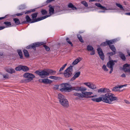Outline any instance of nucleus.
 <instances>
[{
	"label": "nucleus",
	"instance_id": "nucleus-47",
	"mask_svg": "<svg viewBox=\"0 0 130 130\" xmlns=\"http://www.w3.org/2000/svg\"><path fill=\"white\" fill-rule=\"evenodd\" d=\"M104 88H101V89H99L98 90V92L99 93H100V92L104 93Z\"/></svg>",
	"mask_w": 130,
	"mask_h": 130
},
{
	"label": "nucleus",
	"instance_id": "nucleus-48",
	"mask_svg": "<svg viewBox=\"0 0 130 130\" xmlns=\"http://www.w3.org/2000/svg\"><path fill=\"white\" fill-rule=\"evenodd\" d=\"M101 46H105L106 45H108L107 44V41H106V42H105L102 43L101 44Z\"/></svg>",
	"mask_w": 130,
	"mask_h": 130
},
{
	"label": "nucleus",
	"instance_id": "nucleus-26",
	"mask_svg": "<svg viewBox=\"0 0 130 130\" xmlns=\"http://www.w3.org/2000/svg\"><path fill=\"white\" fill-rule=\"evenodd\" d=\"M115 41L114 40H112L107 41V44L109 46L111 45V44L114 43Z\"/></svg>",
	"mask_w": 130,
	"mask_h": 130
},
{
	"label": "nucleus",
	"instance_id": "nucleus-44",
	"mask_svg": "<svg viewBox=\"0 0 130 130\" xmlns=\"http://www.w3.org/2000/svg\"><path fill=\"white\" fill-rule=\"evenodd\" d=\"M67 65V64H64L62 67H61L60 68V69L59 71L60 72L61 71H62L65 68V67Z\"/></svg>",
	"mask_w": 130,
	"mask_h": 130
},
{
	"label": "nucleus",
	"instance_id": "nucleus-4",
	"mask_svg": "<svg viewBox=\"0 0 130 130\" xmlns=\"http://www.w3.org/2000/svg\"><path fill=\"white\" fill-rule=\"evenodd\" d=\"M23 76L24 77L28 78L25 80L26 82H28L30 81L33 79V78L35 77V76L34 74L28 73H24Z\"/></svg>",
	"mask_w": 130,
	"mask_h": 130
},
{
	"label": "nucleus",
	"instance_id": "nucleus-22",
	"mask_svg": "<svg viewBox=\"0 0 130 130\" xmlns=\"http://www.w3.org/2000/svg\"><path fill=\"white\" fill-rule=\"evenodd\" d=\"M119 56L120 58L123 61H125L126 58L125 55L122 53L119 52Z\"/></svg>",
	"mask_w": 130,
	"mask_h": 130
},
{
	"label": "nucleus",
	"instance_id": "nucleus-43",
	"mask_svg": "<svg viewBox=\"0 0 130 130\" xmlns=\"http://www.w3.org/2000/svg\"><path fill=\"white\" fill-rule=\"evenodd\" d=\"M66 40L67 42L69 44H70L72 46H73V44L70 41L69 39L67 37L66 38Z\"/></svg>",
	"mask_w": 130,
	"mask_h": 130
},
{
	"label": "nucleus",
	"instance_id": "nucleus-59",
	"mask_svg": "<svg viewBox=\"0 0 130 130\" xmlns=\"http://www.w3.org/2000/svg\"><path fill=\"white\" fill-rule=\"evenodd\" d=\"M121 76L123 77H125L126 76L125 74L123 73L121 75Z\"/></svg>",
	"mask_w": 130,
	"mask_h": 130
},
{
	"label": "nucleus",
	"instance_id": "nucleus-33",
	"mask_svg": "<svg viewBox=\"0 0 130 130\" xmlns=\"http://www.w3.org/2000/svg\"><path fill=\"white\" fill-rule=\"evenodd\" d=\"M22 70L24 71H27L29 70V69L26 66H22Z\"/></svg>",
	"mask_w": 130,
	"mask_h": 130
},
{
	"label": "nucleus",
	"instance_id": "nucleus-31",
	"mask_svg": "<svg viewBox=\"0 0 130 130\" xmlns=\"http://www.w3.org/2000/svg\"><path fill=\"white\" fill-rule=\"evenodd\" d=\"M109 47L111 50L113 52H116V49L113 45H111V46H109Z\"/></svg>",
	"mask_w": 130,
	"mask_h": 130
},
{
	"label": "nucleus",
	"instance_id": "nucleus-14",
	"mask_svg": "<svg viewBox=\"0 0 130 130\" xmlns=\"http://www.w3.org/2000/svg\"><path fill=\"white\" fill-rule=\"evenodd\" d=\"M42 82L45 84H49L51 83L52 81L47 79H41Z\"/></svg>",
	"mask_w": 130,
	"mask_h": 130
},
{
	"label": "nucleus",
	"instance_id": "nucleus-28",
	"mask_svg": "<svg viewBox=\"0 0 130 130\" xmlns=\"http://www.w3.org/2000/svg\"><path fill=\"white\" fill-rule=\"evenodd\" d=\"M24 55L25 56L27 57H29V55L28 52V51L26 50H23Z\"/></svg>",
	"mask_w": 130,
	"mask_h": 130
},
{
	"label": "nucleus",
	"instance_id": "nucleus-24",
	"mask_svg": "<svg viewBox=\"0 0 130 130\" xmlns=\"http://www.w3.org/2000/svg\"><path fill=\"white\" fill-rule=\"evenodd\" d=\"M38 14V13H33L31 15V16L33 19L32 20H35L37 19L36 18L37 17Z\"/></svg>",
	"mask_w": 130,
	"mask_h": 130
},
{
	"label": "nucleus",
	"instance_id": "nucleus-51",
	"mask_svg": "<svg viewBox=\"0 0 130 130\" xmlns=\"http://www.w3.org/2000/svg\"><path fill=\"white\" fill-rule=\"evenodd\" d=\"M35 73L39 75L40 77L41 72H40L38 71H36L35 72Z\"/></svg>",
	"mask_w": 130,
	"mask_h": 130
},
{
	"label": "nucleus",
	"instance_id": "nucleus-42",
	"mask_svg": "<svg viewBox=\"0 0 130 130\" xmlns=\"http://www.w3.org/2000/svg\"><path fill=\"white\" fill-rule=\"evenodd\" d=\"M87 90V88L83 86L80 87V91H85Z\"/></svg>",
	"mask_w": 130,
	"mask_h": 130
},
{
	"label": "nucleus",
	"instance_id": "nucleus-57",
	"mask_svg": "<svg viewBox=\"0 0 130 130\" xmlns=\"http://www.w3.org/2000/svg\"><path fill=\"white\" fill-rule=\"evenodd\" d=\"M18 54L20 56V58L21 59H22L23 58V56L22 54V53L20 54Z\"/></svg>",
	"mask_w": 130,
	"mask_h": 130
},
{
	"label": "nucleus",
	"instance_id": "nucleus-19",
	"mask_svg": "<svg viewBox=\"0 0 130 130\" xmlns=\"http://www.w3.org/2000/svg\"><path fill=\"white\" fill-rule=\"evenodd\" d=\"M68 7L69 8H71L73 10H76L77 9L76 7L71 3H69L68 4Z\"/></svg>",
	"mask_w": 130,
	"mask_h": 130
},
{
	"label": "nucleus",
	"instance_id": "nucleus-10",
	"mask_svg": "<svg viewBox=\"0 0 130 130\" xmlns=\"http://www.w3.org/2000/svg\"><path fill=\"white\" fill-rule=\"evenodd\" d=\"M97 50L100 57L101 59L103 60L104 59V55L102 49L101 48H98Z\"/></svg>",
	"mask_w": 130,
	"mask_h": 130
},
{
	"label": "nucleus",
	"instance_id": "nucleus-58",
	"mask_svg": "<svg viewBox=\"0 0 130 130\" xmlns=\"http://www.w3.org/2000/svg\"><path fill=\"white\" fill-rule=\"evenodd\" d=\"M24 8L25 6H24L23 5H21L20 6L19 8L20 9H22Z\"/></svg>",
	"mask_w": 130,
	"mask_h": 130
},
{
	"label": "nucleus",
	"instance_id": "nucleus-21",
	"mask_svg": "<svg viewBox=\"0 0 130 130\" xmlns=\"http://www.w3.org/2000/svg\"><path fill=\"white\" fill-rule=\"evenodd\" d=\"M82 60L81 58L79 57L77 59H75L72 63V65H74L77 64L79 62Z\"/></svg>",
	"mask_w": 130,
	"mask_h": 130
},
{
	"label": "nucleus",
	"instance_id": "nucleus-54",
	"mask_svg": "<svg viewBox=\"0 0 130 130\" xmlns=\"http://www.w3.org/2000/svg\"><path fill=\"white\" fill-rule=\"evenodd\" d=\"M59 86L58 85H55L54 87V88L55 90H57L58 89Z\"/></svg>",
	"mask_w": 130,
	"mask_h": 130
},
{
	"label": "nucleus",
	"instance_id": "nucleus-15",
	"mask_svg": "<svg viewBox=\"0 0 130 130\" xmlns=\"http://www.w3.org/2000/svg\"><path fill=\"white\" fill-rule=\"evenodd\" d=\"M49 7V11L50 14L51 15L54 13V7L52 6L51 5H50L48 6Z\"/></svg>",
	"mask_w": 130,
	"mask_h": 130
},
{
	"label": "nucleus",
	"instance_id": "nucleus-32",
	"mask_svg": "<svg viewBox=\"0 0 130 130\" xmlns=\"http://www.w3.org/2000/svg\"><path fill=\"white\" fill-rule=\"evenodd\" d=\"M36 11V9H31L30 10H28L26 11L25 12V14H29L31 12H34Z\"/></svg>",
	"mask_w": 130,
	"mask_h": 130
},
{
	"label": "nucleus",
	"instance_id": "nucleus-12",
	"mask_svg": "<svg viewBox=\"0 0 130 130\" xmlns=\"http://www.w3.org/2000/svg\"><path fill=\"white\" fill-rule=\"evenodd\" d=\"M103 95H102L101 97L95 98H92L91 99V100L93 101L96 102H99L101 101H102L103 102Z\"/></svg>",
	"mask_w": 130,
	"mask_h": 130
},
{
	"label": "nucleus",
	"instance_id": "nucleus-62",
	"mask_svg": "<svg viewBox=\"0 0 130 130\" xmlns=\"http://www.w3.org/2000/svg\"><path fill=\"white\" fill-rule=\"evenodd\" d=\"M110 71L109 72L110 74H111L112 73V71H113V68H110Z\"/></svg>",
	"mask_w": 130,
	"mask_h": 130
},
{
	"label": "nucleus",
	"instance_id": "nucleus-30",
	"mask_svg": "<svg viewBox=\"0 0 130 130\" xmlns=\"http://www.w3.org/2000/svg\"><path fill=\"white\" fill-rule=\"evenodd\" d=\"M87 49L89 51H91L93 50L94 48L92 46L90 45H88L87 46Z\"/></svg>",
	"mask_w": 130,
	"mask_h": 130
},
{
	"label": "nucleus",
	"instance_id": "nucleus-9",
	"mask_svg": "<svg viewBox=\"0 0 130 130\" xmlns=\"http://www.w3.org/2000/svg\"><path fill=\"white\" fill-rule=\"evenodd\" d=\"M60 104L64 107H68L69 106V103L67 99H63V100L59 102Z\"/></svg>",
	"mask_w": 130,
	"mask_h": 130
},
{
	"label": "nucleus",
	"instance_id": "nucleus-41",
	"mask_svg": "<svg viewBox=\"0 0 130 130\" xmlns=\"http://www.w3.org/2000/svg\"><path fill=\"white\" fill-rule=\"evenodd\" d=\"M81 3L84 5L86 7H87L88 6L87 3L85 1H82Z\"/></svg>",
	"mask_w": 130,
	"mask_h": 130
},
{
	"label": "nucleus",
	"instance_id": "nucleus-11",
	"mask_svg": "<svg viewBox=\"0 0 130 130\" xmlns=\"http://www.w3.org/2000/svg\"><path fill=\"white\" fill-rule=\"evenodd\" d=\"M84 84L88 86L89 88L93 89L96 88V86L95 85L91 83H85Z\"/></svg>",
	"mask_w": 130,
	"mask_h": 130
},
{
	"label": "nucleus",
	"instance_id": "nucleus-63",
	"mask_svg": "<svg viewBox=\"0 0 130 130\" xmlns=\"http://www.w3.org/2000/svg\"><path fill=\"white\" fill-rule=\"evenodd\" d=\"M125 14L128 15H130V12L126 13H125Z\"/></svg>",
	"mask_w": 130,
	"mask_h": 130
},
{
	"label": "nucleus",
	"instance_id": "nucleus-38",
	"mask_svg": "<svg viewBox=\"0 0 130 130\" xmlns=\"http://www.w3.org/2000/svg\"><path fill=\"white\" fill-rule=\"evenodd\" d=\"M4 24L6 25L7 27H10L11 25V24L10 22H4Z\"/></svg>",
	"mask_w": 130,
	"mask_h": 130
},
{
	"label": "nucleus",
	"instance_id": "nucleus-52",
	"mask_svg": "<svg viewBox=\"0 0 130 130\" xmlns=\"http://www.w3.org/2000/svg\"><path fill=\"white\" fill-rule=\"evenodd\" d=\"M116 53V52H110V53H109L108 54L110 55V56H112L113 55H115Z\"/></svg>",
	"mask_w": 130,
	"mask_h": 130
},
{
	"label": "nucleus",
	"instance_id": "nucleus-17",
	"mask_svg": "<svg viewBox=\"0 0 130 130\" xmlns=\"http://www.w3.org/2000/svg\"><path fill=\"white\" fill-rule=\"evenodd\" d=\"M95 5L96 6L99 8L100 9L105 10H107L106 7L101 5L99 3H95Z\"/></svg>",
	"mask_w": 130,
	"mask_h": 130
},
{
	"label": "nucleus",
	"instance_id": "nucleus-45",
	"mask_svg": "<svg viewBox=\"0 0 130 130\" xmlns=\"http://www.w3.org/2000/svg\"><path fill=\"white\" fill-rule=\"evenodd\" d=\"M45 49L46 50V51H48L50 50V48L49 47L45 45H43Z\"/></svg>",
	"mask_w": 130,
	"mask_h": 130
},
{
	"label": "nucleus",
	"instance_id": "nucleus-55",
	"mask_svg": "<svg viewBox=\"0 0 130 130\" xmlns=\"http://www.w3.org/2000/svg\"><path fill=\"white\" fill-rule=\"evenodd\" d=\"M79 40V41L81 42L82 43H83L84 42V41L83 40V39H82V37H80V38H78Z\"/></svg>",
	"mask_w": 130,
	"mask_h": 130
},
{
	"label": "nucleus",
	"instance_id": "nucleus-20",
	"mask_svg": "<svg viewBox=\"0 0 130 130\" xmlns=\"http://www.w3.org/2000/svg\"><path fill=\"white\" fill-rule=\"evenodd\" d=\"M80 71H78L76 72L73 77L71 78L72 80H74L76 78L78 77L80 74Z\"/></svg>",
	"mask_w": 130,
	"mask_h": 130
},
{
	"label": "nucleus",
	"instance_id": "nucleus-37",
	"mask_svg": "<svg viewBox=\"0 0 130 130\" xmlns=\"http://www.w3.org/2000/svg\"><path fill=\"white\" fill-rule=\"evenodd\" d=\"M73 90L80 91V87H72V90Z\"/></svg>",
	"mask_w": 130,
	"mask_h": 130
},
{
	"label": "nucleus",
	"instance_id": "nucleus-27",
	"mask_svg": "<svg viewBox=\"0 0 130 130\" xmlns=\"http://www.w3.org/2000/svg\"><path fill=\"white\" fill-rule=\"evenodd\" d=\"M13 20L14 21L15 24L17 25H19L20 24V22L19 20L16 18H14L13 19Z\"/></svg>",
	"mask_w": 130,
	"mask_h": 130
},
{
	"label": "nucleus",
	"instance_id": "nucleus-18",
	"mask_svg": "<svg viewBox=\"0 0 130 130\" xmlns=\"http://www.w3.org/2000/svg\"><path fill=\"white\" fill-rule=\"evenodd\" d=\"M58 98L59 102L61 101L62 100H63V99H66L64 96L60 93H59L58 94Z\"/></svg>",
	"mask_w": 130,
	"mask_h": 130
},
{
	"label": "nucleus",
	"instance_id": "nucleus-16",
	"mask_svg": "<svg viewBox=\"0 0 130 130\" xmlns=\"http://www.w3.org/2000/svg\"><path fill=\"white\" fill-rule=\"evenodd\" d=\"M74 95L78 96L79 98L86 97L83 94L81 93L75 92L74 93Z\"/></svg>",
	"mask_w": 130,
	"mask_h": 130
},
{
	"label": "nucleus",
	"instance_id": "nucleus-8",
	"mask_svg": "<svg viewBox=\"0 0 130 130\" xmlns=\"http://www.w3.org/2000/svg\"><path fill=\"white\" fill-rule=\"evenodd\" d=\"M117 61L112 60H109L107 63V67L109 68H113V66L115 64V62H116Z\"/></svg>",
	"mask_w": 130,
	"mask_h": 130
},
{
	"label": "nucleus",
	"instance_id": "nucleus-46",
	"mask_svg": "<svg viewBox=\"0 0 130 130\" xmlns=\"http://www.w3.org/2000/svg\"><path fill=\"white\" fill-rule=\"evenodd\" d=\"M102 69L105 71H107L108 70L106 68V66L105 65H103L102 67Z\"/></svg>",
	"mask_w": 130,
	"mask_h": 130
},
{
	"label": "nucleus",
	"instance_id": "nucleus-53",
	"mask_svg": "<svg viewBox=\"0 0 130 130\" xmlns=\"http://www.w3.org/2000/svg\"><path fill=\"white\" fill-rule=\"evenodd\" d=\"M3 77L5 78L8 79L9 78V76L8 74L3 75Z\"/></svg>",
	"mask_w": 130,
	"mask_h": 130
},
{
	"label": "nucleus",
	"instance_id": "nucleus-60",
	"mask_svg": "<svg viewBox=\"0 0 130 130\" xmlns=\"http://www.w3.org/2000/svg\"><path fill=\"white\" fill-rule=\"evenodd\" d=\"M18 53V54H20L21 53H22V52L21 50H18L17 51Z\"/></svg>",
	"mask_w": 130,
	"mask_h": 130
},
{
	"label": "nucleus",
	"instance_id": "nucleus-25",
	"mask_svg": "<svg viewBox=\"0 0 130 130\" xmlns=\"http://www.w3.org/2000/svg\"><path fill=\"white\" fill-rule=\"evenodd\" d=\"M121 88L120 86H116L113 88L112 90L114 91H120V89Z\"/></svg>",
	"mask_w": 130,
	"mask_h": 130
},
{
	"label": "nucleus",
	"instance_id": "nucleus-23",
	"mask_svg": "<svg viewBox=\"0 0 130 130\" xmlns=\"http://www.w3.org/2000/svg\"><path fill=\"white\" fill-rule=\"evenodd\" d=\"M47 72L49 74H49L50 75H55L56 73V71L50 69L48 70Z\"/></svg>",
	"mask_w": 130,
	"mask_h": 130
},
{
	"label": "nucleus",
	"instance_id": "nucleus-61",
	"mask_svg": "<svg viewBox=\"0 0 130 130\" xmlns=\"http://www.w3.org/2000/svg\"><path fill=\"white\" fill-rule=\"evenodd\" d=\"M5 28V27L4 26H0V30L3 29Z\"/></svg>",
	"mask_w": 130,
	"mask_h": 130
},
{
	"label": "nucleus",
	"instance_id": "nucleus-36",
	"mask_svg": "<svg viewBox=\"0 0 130 130\" xmlns=\"http://www.w3.org/2000/svg\"><path fill=\"white\" fill-rule=\"evenodd\" d=\"M41 12L42 15H46L47 13V11L45 10L44 9H42L41 11Z\"/></svg>",
	"mask_w": 130,
	"mask_h": 130
},
{
	"label": "nucleus",
	"instance_id": "nucleus-5",
	"mask_svg": "<svg viewBox=\"0 0 130 130\" xmlns=\"http://www.w3.org/2000/svg\"><path fill=\"white\" fill-rule=\"evenodd\" d=\"M72 71L73 66H70L65 71L64 74V76L66 77H69L72 74Z\"/></svg>",
	"mask_w": 130,
	"mask_h": 130
},
{
	"label": "nucleus",
	"instance_id": "nucleus-3",
	"mask_svg": "<svg viewBox=\"0 0 130 130\" xmlns=\"http://www.w3.org/2000/svg\"><path fill=\"white\" fill-rule=\"evenodd\" d=\"M44 44V43L43 42H36L28 46H27L26 48L27 49L32 48L34 50H36V47H38L43 45Z\"/></svg>",
	"mask_w": 130,
	"mask_h": 130
},
{
	"label": "nucleus",
	"instance_id": "nucleus-35",
	"mask_svg": "<svg viewBox=\"0 0 130 130\" xmlns=\"http://www.w3.org/2000/svg\"><path fill=\"white\" fill-rule=\"evenodd\" d=\"M84 95H90L92 94V93L91 92H82Z\"/></svg>",
	"mask_w": 130,
	"mask_h": 130
},
{
	"label": "nucleus",
	"instance_id": "nucleus-1",
	"mask_svg": "<svg viewBox=\"0 0 130 130\" xmlns=\"http://www.w3.org/2000/svg\"><path fill=\"white\" fill-rule=\"evenodd\" d=\"M114 94L110 93H107L104 95H103V102L109 104H112L113 102L116 101H118V98L113 96Z\"/></svg>",
	"mask_w": 130,
	"mask_h": 130
},
{
	"label": "nucleus",
	"instance_id": "nucleus-50",
	"mask_svg": "<svg viewBox=\"0 0 130 130\" xmlns=\"http://www.w3.org/2000/svg\"><path fill=\"white\" fill-rule=\"evenodd\" d=\"M25 12H23L20 13H17L16 14V15L17 16H20L23 15Z\"/></svg>",
	"mask_w": 130,
	"mask_h": 130
},
{
	"label": "nucleus",
	"instance_id": "nucleus-40",
	"mask_svg": "<svg viewBox=\"0 0 130 130\" xmlns=\"http://www.w3.org/2000/svg\"><path fill=\"white\" fill-rule=\"evenodd\" d=\"M49 78L51 79L57 80L59 78V77L55 76H49Z\"/></svg>",
	"mask_w": 130,
	"mask_h": 130
},
{
	"label": "nucleus",
	"instance_id": "nucleus-56",
	"mask_svg": "<svg viewBox=\"0 0 130 130\" xmlns=\"http://www.w3.org/2000/svg\"><path fill=\"white\" fill-rule=\"evenodd\" d=\"M92 52L90 53V54L91 55H94L95 54V51L94 50H92Z\"/></svg>",
	"mask_w": 130,
	"mask_h": 130
},
{
	"label": "nucleus",
	"instance_id": "nucleus-34",
	"mask_svg": "<svg viewBox=\"0 0 130 130\" xmlns=\"http://www.w3.org/2000/svg\"><path fill=\"white\" fill-rule=\"evenodd\" d=\"M116 5L121 10L123 11L124 10V9L122 5H121L120 4L116 3Z\"/></svg>",
	"mask_w": 130,
	"mask_h": 130
},
{
	"label": "nucleus",
	"instance_id": "nucleus-13",
	"mask_svg": "<svg viewBox=\"0 0 130 130\" xmlns=\"http://www.w3.org/2000/svg\"><path fill=\"white\" fill-rule=\"evenodd\" d=\"M49 74L47 72L44 70H43L41 71V74L40 77L42 78H43L45 77L46 76H48Z\"/></svg>",
	"mask_w": 130,
	"mask_h": 130
},
{
	"label": "nucleus",
	"instance_id": "nucleus-49",
	"mask_svg": "<svg viewBox=\"0 0 130 130\" xmlns=\"http://www.w3.org/2000/svg\"><path fill=\"white\" fill-rule=\"evenodd\" d=\"M104 93L108 92H109V90L107 88H103Z\"/></svg>",
	"mask_w": 130,
	"mask_h": 130
},
{
	"label": "nucleus",
	"instance_id": "nucleus-6",
	"mask_svg": "<svg viewBox=\"0 0 130 130\" xmlns=\"http://www.w3.org/2000/svg\"><path fill=\"white\" fill-rule=\"evenodd\" d=\"M68 84H65L64 85V87L63 88L60 89V90L61 92L65 91L67 92H70L72 90V87H70V86Z\"/></svg>",
	"mask_w": 130,
	"mask_h": 130
},
{
	"label": "nucleus",
	"instance_id": "nucleus-2",
	"mask_svg": "<svg viewBox=\"0 0 130 130\" xmlns=\"http://www.w3.org/2000/svg\"><path fill=\"white\" fill-rule=\"evenodd\" d=\"M50 16V15H46L37 18L35 20H32L29 16L27 15L26 16V21L27 22L30 23H32L43 20Z\"/></svg>",
	"mask_w": 130,
	"mask_h": 130
},
{
	"label": "nucleus",
	"instance_id": "nucleus-39",
	"mask_svg": "<svg viewBox=\"0 0 130 130\" xmlns=\"http://www.w3.org/2000/svg\"><path fill=\"white\" fill-rule=\"evenodd\" d=\"M22 65H20L15 68V70L17 71H20L22 69Z\"/></svg>",
	"mask_w": 130,
	"mask_h": 130
},
{
	"label": "nucleus",
	"instance_id": "nucleus-7",
	"mask_svg": "<svg viewBox=\"0 0 130 130\" xmlns=\"http://www.w3.org/2000/svg\"><path fill=\"white\" fill-rule=\"evenodd\" d=\"M122 69L125 72H130V64H124L123 66Z\"/></svg>",
	"mask_w": 130,
	"mask_h": 130
},
{
	"label": "nucleus",
	"instance_id": "nucleus-64",
	"mask_svg": "<svg viewBox=\"0 0 130 130\" xmlns=\"http://www.w3.org/2000/svg\"><path fill=\"white\" fill-rule=\"evenodd\" d=\"M127 53L128 54V55L129 56H130V53L129 52V50H127Z\"/></svg>",
	"mask_w": 130,
	"mask_h": 130
},
{
	"label": "nucleus",
	"instance_id": "nucleus-29",
	"mask_svg": "<svg viewBox=\"0 0 130 130\" xmlns=\"http://www.w3.org/2000/svg\"><path fill=\"white\" fill-rule=\"evenodd\" d=\"M7 72L10 73H14L15 72L14 70L12 68H9L6 70Z\"/></svg>",
	"mask_w": 130,
	"mask_h": 130
}]
</instances>
